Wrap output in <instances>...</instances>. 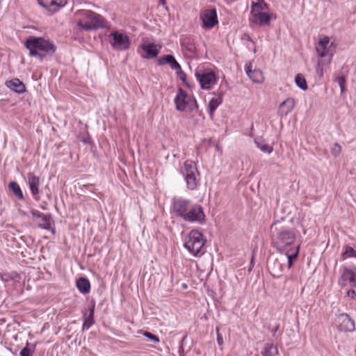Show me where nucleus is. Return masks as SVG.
Here are the masks:
<instances>
[{"label": "nucleus", "mask_w": 356, "mask_h": 356, "mask_svg": "<svg viewBox=\"0 0 356 356\" xmlns=\"http://www.w3.org/2000/svg\"><path fill=\"white\" fill-rule=\"evenodd\" d=\"M222 103V99L220 97L218 98H212L209 103V112L211 116L213 115V112L216 109V108Z\"/></svg>", "instance_id": "nucleus-27"}, {"label": "nucleus", "mask_w": 356, "mask_h": 356, "mask_svg": "<svg viewBox=\"0 0 356 356\" xmlns=\"http://www.w3.org/2000/svg\"><path fill=\"white\" fill-rule=\"evenodd\" d=\"M257 3H252V10H255L256 11H264L268 8L267 3L264 0H257Z\"/></svg>", "instance_id": "nucleus-29"}, {"label": "nucleus", "mask_w": 356, "mask_h": 356, "mask_svg": "<svg viewBox=\"0 0 356 356\" xmlns=\"http://www.w3.org/2000/svg\"><path fill=\"white\" fill-rule=\"evenodd\" d=\"M347 296L354 298L356 296V292L353 289L348 290L347 291Z\"/></svg>", "instance_id": "nucleus-44"}, {"label": "nucleus", "mask_w": 356, "mask_h": 356, "mask_svg": "<svg viewBox=\"0 0 356 356\" xmlns=\"http://www.w3.org/2000/svg\"><path fill=\"white\" fill-rule=\"evenodd\" d=\"M190 202L183 199L175 200L173 202V211L179 216L184 218L189 209Z\"/></svg>", "instance_id": "nucleus-15"}, {"label": "nucleus", "mask_w": 356, "mask_h": 356, "mask_svg": "<svg viewBox=\"0 0 356 356\" xmlns=\"http://www.w3.org/2000/svg\"><path fill=\"white\" fill-rule=\"evenodd\" d=\"M1 279H2L3 280H4V281H8V280H9L10 279H11V277H10V275H8V274H3V275H1Z\"/></svg>", "instance_id": "nucleus-45"}, {"label": "nucleus", "mask_w": 356, "mask_h": 356, "mask_svg": "<svg viewBox=\"0 0 356 356\" xmlns=\"http://www.w3.org/2000/svg\"><path fill=\"white\" fill-rule=\"evenodd\" d=\"M144 335L152 341H154V342L159 341V339L158 337H156V335H154L149 332H145L144 333Z\"/></svg>", "instance_id": "nucleus-39"}, {"label": "nucleus", "mask_w": 356, "mask_h": 356, "mask_svg": "<svg viewBox=\"0 0 356 356\" xmlns=\"http://www.w3.org/2000/svg\"><path fill=\"white\" fill-rule=\"evenodd\" d=\"M10 188L13 191L14 194L19 199H23V194L21 191V188L19 186V184L16 182H11L10 184Z\"/></svg>", "instance_id": "nucleus-33"}, {"label": "nucleus", "mask_w": 356, "mask_h": 356, "mask_svg": "<svg viewBox=\"0 0 356 356\" xmlns=\"http://www.w3.org/2000/svg\"><path fill=\"white\" fill-rule=\"evenodd\" d=\"M245 71L249 78L253 82L261 83L264 81L263 72L259 70H252L251 64L245 65Z\"/></svg>", "instance_id": "nucleus-17"}, {"label": "nucleus", "mask_w": 356, "mask_h": 356, "mask_svg": "<svg viewBox=\"0 0 356 356\" xmlns=\"http://www.w3.org/2000/svg\"><path fill=\"white\" fill-rule=\"evenodd\" d=\"M28 181L30 188L33 195L38 194L39 178L29 173L28 175Z\"/></svg>", "instance_id": "nucleus-24"}, {"label": "nucleus", "mask_w": 356, "mask_h": 356, "mask_svg": "<svg viewBox=\"0 0 356 356\" xmlns=\"http://www.w3.org/2000/svg\"><path fill=\"white\" fill-rule=\"evenodd\" d=\"M76 285L79 291L86 294L90 290V283L86 277H80L76 280Z\"/></svg>", "instance_id": "nucleus-23"}, {"label": "nucleus", "mask_w": 356, "mask_h": 356, "mask_svg": "<svg viewBox=\"0 0 356 356\" xmlns=\"http://www.w3.org/2000/svg\"><path fill=\"white\" fill-rule=\"evenodd\" d=\"M254 143L258 148H259L263 152L265 153H271L273 150L272 146H270L267 144L261 143L259 140L255 139Z\"/></svg>", "instance_id": "nucleus-32"}, {"label": "nucleus", "mask_w": 356, "mask_h": 356, "mask_svg": "<svg viewBox=\"0 0 356 356\" xmlns=\"http://www.w3.org/2000/svg\"><path fill=\"white\" fill-rule=\"evenodd\" d=\"M25 47L29 50L31 56L38 57L42 60L44 52V40L42 38L30 37L27 39Z\"/></svg>", "instance_id": "nucleus-7"}, {"label": "nucleus", "mask_w": 356, "mask_h": 356, "mask_svg": "<svg viewBox=\"0 0 356 356\" xmlns=\"http://www.w3.org/2000/svg\"><path fill=\"white\" fill-rule=\"evenodd\" d=\"M108 37L110 44L117 51H125L130 47L129 38L124 33L114 31Z\"/></svg>", "instance_id": "nucleus-8"}, {"label": "nucleus", "mask_w": 356, "mask_h": 356, "mask_svg": "<svg viewBox=\"0 0 356 356\" xmlns=\"http://www.w3.org/2000/svg\"><path fill=\"white\" fill-rule=\"evenodd\" d=\"M295 106V99L293 98H287L280 105V108L282 115H286Z\"/></svg>", "instance_id": "nucleus-22"}, {"label": "nucleus", "mask_w": 356, "mask_h": 356, "mask_svg": "<svg viewBox=\"0 0 356 356\" xmlns=\"http://www.w3.org/2000/svg\"><path fill=\"white\" fill-rule=\"evenodd\" d=\"M94 312H95V307L92 306L90 309V314L89 315L85 318L83 325V329H88L92 325L94 324Z\"/></svg>", "instance_id": "nucleus-26"}, {"label": "nucleus", "mask_w": 356, "mask_h": 356, "mask_svg": "<svg viewBox=\"0 0 356 356\" xmlns=\"http://www.w3.org/2000/svg\"><path fill=\"white\" fill-rule=\"evenodd\" d=\"M205 239L203 235L197 230H192L184 243V247L194 256L204 253V245Z\"/></svg>", "instance_id": "nucleus-4"}, {"label": "nucleus", "mask_w": 356, "mask_h": 356, "mask_svg": "<svg viewBox=\"0 0 356 356\" xmlns=\"http://www.w3.org/2000/svg\"><path fill=\"white\" fill-rule=\"evenodd\" d=\"M243 40H247L248 41H251L252 42H253V41L252 40L251 38L250 37V35L248 34H243V38H242Z\"/></svg>", "instance_id": "nucleus-46"}, {"label": "nucleus", "mask_w": 356, "mask_h": 356, "mask_svg": "<svg viewBox=\"0 0 356 356\" xmlns=\"http://www.w3.org/2000/svg\"><path fill=\"white\" fill-rule=\"evenodd\" d=\"M330 39L327 36H324L319 40L316 50L318 56L321 58L318 59L316 65V73L322 76L324 73V65H327L331 63L333 52L328 47Z\"/></svg>", "instance_id": "nucleus-3"}, {"label": "nucleus", "mask_w": 356, "mask_h": 356, "mask_svg": "<svg viewBox=\"0 0 356 356\" xmlns=\"http://www.w3.org/2000/svg\"><path fill=\"white\" fill-rule=\"evenodd\" d=\"M252 22L259 26H264L269 24L270 15L263 11L251 10Z\"/></svg>", "instance_id": "nucleus-16"}, {"label": "nucleus", "mask_w": 356, "mask_h": 356, "mask_svg": "<svg viewBox=\"0 0 356 356\" xmlns=\"http://www.w3.org/2000/svg\"><path fill=\"white\" fill-rule=\"evenodd\" d=\"M331 152L334 156H338L341 152V146L337 143H334V147L331 149Z\"/></svg>", "instance_id": "nucleus-37"}, {"label": "nucleus", "mask_w": 356, "mask_h": 356, "mask_svg": "<svg viewBox=\"0 0 356 356\" xmlns=\"http://www.w3.org/2000/svg\"><path fill=\"white\" fill-rule=\"evenodd\" d=\"M56 51V47L49 41L46 40V53L51 52L54 53Z\"/></svg>", "instance_id": "nucleus-38"}, {"label": "nucleus", "mask_w": 356, "mask_h": 356, "mask_svg": "<svg viewBox=\"0 0 356 356\" xmlns=\"http://www.w3.org/2000/svg\"><path fill=\"white\" fill-rule=\"evenodd\" d=\"M278 353L277 349L273 344L268 343L266 345L264 355V356H275Z\"/></svg>", "instance_id": "nucleus-30"}, {"label": "nucleus", "mask_w": 356, "mask_h": 356, "mask_svg": "<svg viewBox=\"0 0 356 356\" xmlns=\"http://www.w3.org/2000/svg\"><path fill=\"white\" fill-rule=\"evenodd\" d=\"M337 323L338 328L340 331L351 332L355 330L354 321L346 313L338 315Z\"/></svg>", "instance_id": "nucleus-12"}, {"label": "nucleus", "mask_w": 356, "mask_h": 356, "mask_svg": "<svg viewBox=\"0 0 356 356\" xmlns=\"http://www.w3.org/2000/svg\"><path fill=\"white\" fill-rule=\"evenodd\" d=\"M20 355L21 356H31V352H30V350L27 348H24L21 351H20Z\"/></svg>", "instance_id": "nucleus-42"}, {"label": "nucleus", "mask_w": 356, "mask_h": 356, "mask_svg": "<svg viewBox=\"0 0 356 356\" xmlns=\"http://www.w3.org/2000/svg\"><path fill=\"white\" fill-rule=\"evenodd\" d=\"M182 45L188 48V49L191 52H193L195 49L194 44L190 39H184L182 42Z\"/></svg>", "instance_id": "nucleus-36"}, {"label": "nucleus", "mask_w": 356, "mask_h": 356, "mask_svg": "<svg viewBox=\"0 0 356 356\" xmlns=\"http://www.w3.org/2000/svg\"><path fill=\"white\" fill-rule=\"evenodd\" d=\"M143 50L147 54L145 58H152L157 56L159 53V50L156 48V46L153 43L143 44L141 45Z\"/></svg>", "instance_id": "nucleus-21"}, {"label": "nucleus", "mask_w": 356, "mask_h": 356, "mask_svg": "<svg viewBox=\"0 0 356 356\" xmlns=\"http://www.w3.org/2000/svg\"><path fill=\"white\" fill-rule=\"evenodd\" d=\"M160 1V3L162 5V6H165L166 4V0H159Z\"/></svg>", "instance_id": "nucleus-48"}, {"label": "nucleus", "mask_w": 356, "mask_h": 356, "mask_svg": "<svg viewBox=\"0 0 356 356\" xmlns=\"http://www.w3.org/2000/svg\"><path fill=\"white\" fill-rule=\"evenodd\" d=\"M203 28L210 29L218 24L217 13L216 9L206 10L201 15Z\"/></svg>", "instance_id": "nucleus-13"}, {"label": "nucleus", "mask_w": 356, "mask_h": 356, "mask_svg": "<svg viewBox=\"0 0 356 356\" xmlns=\"http://www.w3.org/2000/svg\"><path fill=\"white\" fill-rule=\"evenodd\" d=\"M175 104L176 109L179 111H185L187 106H189L191 110L198 107L195 99L181 88L177 90V94L175 98Z\"/></svg>", "instance_id": "nucleus-6"}, {"label": "nucleus", "mask_w": 356, "mask_h": 356, "mask_svg": "<svg viewBox=\"0 0 356 356\" xmlns=\"http://www.w3.org/2000/svg\"><path fill=\"white\" fill-rule=\"evenodd\" d=\"M8 88L17 93H23L25 91L24 84L18 79H13L6 82Z\"/></svg>", "instance_id": "nucleus-19"}, {"label": "nucleus", "mask_w": 356, "mask_h": 356, "mask_svg": "<svg viewBox=\"0 0 356 356\" xmlns=\"http://www.w3.org/2000/svg\"><path fill=\"white\" fill-rule=\"evenodd\" d=\"M38 3L42 6V7H44V2L43 0H38Z\"/></svg>", "instance_id": "nucleus-47"}, {"label": "nucleus", "mask_w": 356, "mask_h": 356, "mask_svg": "<svg viewBox=\"0 0 356 356\" xmlns=\"http://www.w3.org/2000/svg\"><path fill=\"white\" fill-rule=\"evenodd\" d=\"M33 221L35 225L44 228V216L34 210L32 211Z\"/></svg>", "instance_id": "nucleus-25"}, {"label": "nucleus", "mask_w": 356, "mask_h": 356, "mask_svg": "<svg viewBox=\"0 0 356 356\" xmlns=\"http://www.w3.org/2000/svg\"><path fill=\"white\" fill-rule=\"evenodd\" d=\"M46 230L50 231L53 234H54L55 232L53 228L51 227V223L49 218V216L46 215Z\"/></svg>", "instance_id": "nucleus-40"}, {"label": "nucleus", "mask_w": 356, "mask_h": 356, "mask_svg": "<svg viewBox=\"0 0 356 356\" xmlns=\"http://www.w3.org/2000/svg\"><path fill=\"white\" fill-rule=\"evenodd\" d=\"M181 173L185 177L187 188L190 190L195 189L200 177L195 163L192 161H186L181 170Z\"/></svg>", "instance_id": "nucleus-5"}, {"label": "nucleus", "mask_w": 356, "mask_h": 356, "mask_svg": "<svg viewBox=\"0 0 356 356\" xmlns=\"http://www.w3.org/2000/svg\"><path fill=\"white\" fill-rule=\"evenodd\" d=\"M75 15L80 17L77 26L80 30L91 31L106 27L104 18L100 15L90 10H79Z\"/></svg>", "instance_id": "nucleus-2"}, {"label": "nucleus", "mask_w": 356, "mask_h": 356, "mask_svg": "<svg viewBox=\"0 0 356 356\" xmlns=\"http://www.w3.org/2000/svg\"><path fill=\"white\" fill-rule=\"evenodd\" d=\"M348 282L350 286H356V273L353 270L344 266L339 283L341 286H346Z\"/></svg>", "instance_id": "nucleus-14"}, {"label": "nucleus", "mask_w": 356, "mask_h": 356, "mask_svg": "<svg viewBox=\"0 0 356 356\" xmlns=\"http://www.w3.org/2000/svg\"><path fill=\"white\" fill-rule=\"evenodd\" d=\"M286 261L284 256L279 257L275 255H270L267 261L268 269L270 275L274 277H280L283 270V263Z\"/></svg>", "instance_id": "nucleus-9"}, {"label": "nucleus", "mask_w": 356, "mask_h": 356, "mask_svg": "<svg viewBox=\"0 0 356 356\" xmlns=\"http://www.w3.org/2000/svg\"><path fill=\"white\" fill-rule=\"evenodd\" d=\"M216 332H217V341H218V343L220 346L223 343V339H222V337L220 335V334L219 333V329L217 327L216 328Z\"/></svg>", "instance_id": "nucleus-43"}, {"label": "nucleus", "mask_w": 356, "mask_h": 356, "mask_svg": "<svg viewBox=\"0 0 356 356\" xmlns=\"http://www.w3.org/2000/svg\"><path fill=\"white\" fill-rule=\"evenodd\" d=\"M165 63H168L170 65V67L172 70L176 71H180V65L177 62L175 57L172 55H166L165 56L161 57L159 59V64L163 65Z\"/></svg>", "instance_id": "nucleus-20"}, {"label": "nucleus", "mask_w": 356, "mask_h": 356, "mask_svg": "<svg viewBox=\"0 0 356 356\" xmlns=\"http://www.w3.org/2000/svg\"><path fill=\"white\" fill-rule=\"evenodd\" d=\"M295 81L296 85L302 90H305L307 89V84L306 80L304 78V76H302L301 74H299L296 75L295 78Z\"/></svg>", "instance_id": "nucleus-31"}, {"label": "nucleus", "mask_w": 356, "mask_h": 356, "mask_svg": "<svg viewBox=\"0 0 356 356\" xmlns=\"http://www.w3.org/2000/svg\"><path fill=\"white\" fill-rule=\"evenodd\" d=\"M67 0H46V10L51 15L57 12L60 8L64 7Z\"/></svg>", "instance_id": "nucleus-18"}, {"label": "nucleus", "mask_w": 356, "mask_h": 356, "mask_svg": "<svg viewBox=\"0 0 356 356\" xmlns=\"http://www.w3.org/2000/svg\"><path fill=\"white\" fill-rule=\"evenodd\" d=\"M335 81L338 83V84L340 87V89H341V92L343 93L346 91V87H345L346 79H345V77L343 76H338L335 79Z\"/></svg>", "instance_id": "nucleus-35"}, {"label": "nucleus", "mask_w": 356, "mask_h": 356, "mask_svg": "<svg viewBox=\"0 0 356 356\" xmlns=\"http://www.w3.org/2000/svg\"><path fill=\"white\" fill-rule=\"evenodd\" d=\"M177 74L179 75V79L186 84V74L181 70L180 67V71H177Z\"/></svg>", "instance_id": "nucleus-41"}, {"label": "nucleus", "mask_w": 356, "mask_h": 356, "mask_svg": "<svg viewBox=\"0 0 356 356\" xmlns=\"http://www.w3.org/2000/svg\"><path fill=\"white\" fill-rule=\"evenodd\" d=\"M270 232L272 243L280 252L284 251L286 248L293 244L296 240L295 233L286 229L283 222L277 221L273 223L271 225Z\"/></svg>", "instance_id": "nucleus-1"}, {"label": "nucleus", "mask_w": 356, "mask_h": 356, "mask_svg": "<svg viewBox=\"0 0 356 356\" xmlns=\"http://www.w3.org/2000/svg\"><path fill=\"white\" fill-rule=\"evenodd\" d=\"M343 258L346 259L348 257H355L356 258V250L353 248L348 246L344 252L342 254Z\"/></svg>", "instance_id": "nucleus-34"}, {"label": "nucleus", "mask_w": 356, "mask_h": 356, "mask_svg": "<svg viewBox=\"0 0 356 356\" xmlns=\"http://www.w3.org/2000/svg\"><path fill=\"white\" fill-rule=\"evenodd\" d=\"M205 215L203 208L199 204H194L189 207L184 220L189 222H203L204 221Z\"/></svg>", "instance_id": "nucleus-10"}, {"label": "nucleus", "mask_w": 356, "mask_h": 356, "mask_svg": "<svg viewBox=\"0 0 356 356\" xmlns=\"http://www.w3.org/2000/svg\"><path fill=\"white\" fill-rule=\"evenodd\" d=\"M195 76L202 89H210L216 82V74L213 72H196Z\"/></svg>", "instance_id": "nucleus-11"}, {"label": "nucleus", "mask_w": 356, "mask_h": 356, "mask_svg": "<svg viewBox=\"0 0 356 356\" xmlns=\"http://www.w3.org/2000/svg\"><path fill=\"white\" fill-rule=\"evenodd\" d=\"M299 252V246L296 247V250L293 253L289 254L288 252H286L285 255H284L287 260L288 262V268H290L293 265V260L295 259L298 254Z\"/></svg>", "instance_id": "nucleus-28"}]
</instances>
